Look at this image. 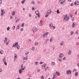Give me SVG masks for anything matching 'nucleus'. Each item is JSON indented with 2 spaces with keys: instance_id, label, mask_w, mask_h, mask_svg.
Instances as JSON below:
<instances>
[{
  "instance_id": "nucleus-45",
  "label": "nucleus",
  "mask_w": 79,
  "mask_h": 79,
  "mask_svg": "<svg viewBox=\"0 0 79 79\" xmlns=\"http://www.w3.org/2000/svg\"><path fill=\"white\" fill-rule=\"evenodd\" d=\"M23 60H27V57H24Z\"/></svg>"
},
{
  "instance_id": "nucleus-54",
  "label": "nucleus",
  "mask_w": 79,
  "mask_h": 79,
  "mask_svg": "<svg viewBox=\"0 0 79 79\" xmlns=\"http://www.w3.org/2000/svg\"><path fill=\"white\" fill-rule=\"evenodd\" d=\"M52 28H53V29H55V26H53Z\"/></svg>"
},
{
  "instance_id": "nucleus-47",
  "label": "nucleus",
  "mask_w": 79,
  "mask_h": 79,
  "mask_svg": "<svg viewBox=\"0 0 79 79\" xmlns=\"http://www.w3.org/2000/svg\"><path fill=\"white\" fill-rule=\"evenodd\" d=\"M32 50L33 51H34V47H32Z\"/></svg>"
},
{
  "instance_id": "nucleus-48",
  "label": "nucleus",
  "mask_w": 79,
  "mask_h": 79,
  "mask_svg": "<svg viewBox=\"0 0 79 79\" xmlns=\"http://www.w3.org/2000/svg\"><path fill=\"white\" fill-rule=\"evenodd\" d=\"M2 0H0V4H2Z\"/></svg>"
},
{
  "instance_id": "nucleus-57",
  "label": "nucleus",
  "mask_w": 79,
  "mask_h": 79,
  "mask_svg": "<svg viewBox=\"0 0 79 79\" xmlns=\"http://www.w3.org/2000/svg\"><path fill=\"white\" fill-rule=\"evenodd\" d=\"M31 16H32V15H31V14H29V17H31Z\"/></svg>"
},
{
  "instance_id": "nucleus-43",
  "label": "nucleus",
  "mask_w": 79,
  "mask_h": 79,
  "mask_svg": "<svg viewBox=\"0 0 79 79\" xmlns=\"http://www.w3.org/2000/svg\"><path fill=\"white\" fill-rule=\"evenodd\" d=\"M59 61L61 62V61H62V60H61V59H59Z\"/></svg>"
},
{
  "instance_id": "nucleus-25",
  "label": "nucleus",
  "mask_w": 79,
  "mask_h": 79,
  "mask_svg": "<svg viewBox=\"0 0 79 79\" xmlns=\"http://www.w3.org/2000/svg\"><path fill=\"white\" fill-rule=\"evenodd\" d=\"M75 76H77V75H78V73L77 72L75 73Z\"/></svg>"
},
{
  "instance_id": "nucleus-62",
  "label": "nucleus",
  "mask_w": 79,
  "mask_h": 79,
  "mask_svg": "<svg viewBox=\"0 0 79 79\" xmlns=\"http://www.w3.org/2000/svg\"><path fill=\"white\" fill-rule=\"evenodd\" d=\"M10 19H13V17L11 16L10 17Z\"/></svg>"
},
{
  "instance_id": "nucleus-38",
  "label": "nucleus",
  "mask_w": 79,
  "mask_h": 79,
  "mask_svg": "<svg viewBox=\"0 0 79 79\" xmlns=\"http://www.w3.org/2000/svg\"><path fill=\"white\" fill-rule=\"evenodd\" d=\"M35 64L36 65H38V62H36L35 63Z\"/></svg>"
},
{
  "instance_id": "nucleus-23",
  "label": "nucleus",
  "mask_w": 79,
  "mask_h": 79,
  "mask_svg": "<svg viewBox=\"0 0 79 79\" xmlns=\"http://www.w3.org/2000/svg\"><path fill=\"white\" fill-rule=\"evenodd\" d=\"M14 56H15V58H17V55H16V54L15 53L14 54Z\"/></svg>"
},
{
  "instance_id": "nucleus-61",
  "label": "nucleus",
  "mask_w": 79,
  "mask_h": 79,
  "mask_svg": "<svg viewBox=\"0 0 79 79\" xmlns=\"http://www.w3.org/2000/svg\"><path fill=\"white\" fill-rule=\"evenodd\" d=\"M52 65H53V64H54V62H52Z\"/></svg>"
},
{
  "instance_id": "nucleus-39",
  "label": "nucleus",
  "mask_w": 79,
  "mask_h": 79,
  "mask_svg": "<svg viewBox=\"0 0 79 79\" xmlns=\"http://www.w3.org/2000/svg\"><path fill=\"white\" fill-rule=\"evenodd\" d=\"M15 27H15V26H13L12 28L13 29V30H15Z\"/></svg>"
},
{
  "instance_id": "nucleus-58",
  "label": "nucleus",
  "mask_w": 79,
  "mask_h": 79,
  "mask_svg": "<svg viewBox=\"0 0 79 79\" xmlns=\"http://www.w3.org/2000/svg\"><path fill=\"white\" fill-rule=\"evenodd\" d=\"M31 4H34V2L32 1L31 2Z\"/></svg>"
},
{
  "instance_id": "nucleus-15",
  "label": "nucleus",
  "mask_w": 79,
  "mask_h": 79,
  "mask_svg": "<svg viewBox=\"0 0 79 79\" xmlns=\"http://www.w3.org/2000/svg\"><path fill=\"white\" fill-rule=\"evenodd\" d=\"M63 53H60V55L59 56L60 58H62V57H63Z\"/></svg>"
},
{
  "instance_id": "nucleus-44",
  "label": "nucleus",
  "mask_w": 79,
  "mask_h": 79,
  "mask_svg": "<svg viewBox=\"0 0 79 79\" xmlns=\"http://www.w3.org/2000/svg\"><path fill=\"white\" fill-rule=\"evenodd\" d=\"M29 52H27V53H26V55H28V54H29Z\"/></svg>"
},
{
  "instance_id": "nucleus-12",
  "label": "nucleus",
  "mask_w": 79,
  "mask_h": 79,
  "mask_svg": "<svg viewBox=\"0 0 79 79\" xmlns=\"http://www.w3.org/2000/svg\"><path fill=\"white\" fill-rule=\"evenodd\" d=\"M75 26H76V23H75V22L73 23L72 26V27H75Z\"/></svg>"
},
{
  "instance_id": "nucleus-51",
  "label": "nucleus",
  "mask_w": 79,
  "mask_h": 79,
  "mask_svg": "<svg viewBox=\"0 0 79 79\" xmlns=\"http://www.w3.org/2000/svg\"><path fill=\"white\" fill-rule=\"evenodd\" d=\"M43 63H44V62H40V64H43Z\"/></svg>"
},
{
  "instance_id": "nucleus-40",
  "label": "nucleus",
  "mask_w": 79,
  "mask_h": 79,
  "mask_svg": "<svg viewBox=\"0 0 79 79\" xmlns=\"http://www.w3.org/2000/svg\"><path fill=\"white\" fill-rule=\"evenodd\" d=\"M4 42L5 44V43H6L7 42V40H4Z\"/></svg>"
},
{
  "instance_id": "nucleus-5",
  "label": "nucleus",
  "mask_w": 79,
  "mask_h": 79,
  "mask_svg": "<svg viewBox=\"0 0 79 79\" xmlns=\"http://www.w3.org/2000/svg\"><path fill=\"white\" fill-rule=\"evenodd\" d=\"M1 15L2 16H3V14H4V13H5V12L4 11V10H3V9H1Z\"/></svg>"
},
{
  "instance_id": "nucleus-59",
  "label": "nucleus",
  "mask_w": 79,
  "mask_h": 79,
  "mask_svg": "<svg viewBox=\"0 0 79 79\" xmlns=\"http://www.w3.org/2000/svg\"><path fill=\"white\" fill-rule=\"evenodd\" d=\"M78 31H76V34H78Z\"/></svg>"
},
{
  "instance_id": "nucleus-29",
  "label": "nucleus",
  "mask_w": 79,
  "mask_h": 79,
  "mask_svg": "<svg viewBox=\"0 0 79 79\" xmlns=\"http://www.w3.org/2000/svg\"><path fill=\"white\" fill-rule=\"evenodd\" d=\"M16 47H17V49H19V45H18L17 46H16Z\"/></svg>"
},
{
  "instance_id": "nucleus-21",
  "label": "nucleus",
  "mask_w": 79,
  "mask_h": 79,
  "mask_svg": "<svg viewBox=\"0 0 79 79\" xmlns=\"http://www.w3.org/2000/svg\"><path fill=\"white\" fill-rule=\"evenodd\" d=\"M48 13H47V12L46 13V15L45 16V17L46 18H47V17H48Z\"/></svg>"
},
{
  "instance_id": "nucleus-55",
  "label": "nucleus",
  "mask_w": 79,
  "mask_h": 79,
  "mask_svg": "<svg viewBox=\"0 0 79 79\" xmlns=\"http://www.w3.org/2000/svg\"><path fill=\"white\" fill-rule=\"evenodd\" d=\"M70 6H73V3L71 4Z\"/></svg>"
},
{
  "instance_id": "nucleus-50",
  "label": "nucleus",
  "mask_w": 79,
  "mask_h": 79,
  "mask_svg": "<svg viewBox=\"0 0 79 79\" xmlns=\"http://www.w3.org/2000/svg\"><path fill=\"white\" fill-rule=\"evenodd\" d=\"M22 69H22V71H23H23H24V69H25V67H24V68H22Z\"/></svg>"
},
{
  "instance_id": "nucleus-2",
  "label": "nucleus",
  "mask_w": 79,
  "mask_h": 79,
  "mask_svg": "<svg viewBox=\"0 0 79 79\" xmlns=\"http://www.w3.org/2000/svg\"><path fill=\"white\" fill-rule=\"evenodd\" d=\"M66 73L67 74H71V70H68L66 71Z\"/></svg>"
},
{
  "instance_id": "nucleus-27",
  "label": "nucleus",
  "mask_w": 79,
  "mask_h": 79,
  "mask_svg": "<svg viewBox=\"0 0 79 79\" xmlns=\"http://www.w3.org/2000/svg\"><path fill=\"white\" fill-rule=\"evenodd\" d=\"M10 27H8L7 28V31H9V30H10Z\"/></svg>"
},
{
  "instance_id": "nucleus-41",
  "label": "nucleus",
  "mask_w": 79,
  "mask_h": 79,
  "mask_svg": "<svg viewBox=\"0 0 79 79\" xmlns=\"http://www.w3.org/2000/svg\"><path fill=\"white\" fill-rule=\"evenodd\" d=\"M23 30H24V29L23 28H21L20 29V31H23Z\"/></svg>"
},
{
  "instance_id": "nucleus-36",
  "label": "nucleus",
  "mask_w": 79,
  "mask_h": 79,
  "mask_svg": "<svg viewBox=\"0 0 79 79\" xmlns=\"http://www.w3.org/2000/svg\"><path fill=\"white\" fill-rule=\"evenodd\" d=\"M24 23H23L21 25V26L22 27H24Z\"/></svg>"
},
{
  "instance_id": "nucleus-37",
  "label": "nucleus",
  "mask_w": 79,
  "mask_h": 79,
  "mask_svg": "<svg viewBox=\"0 0 79 79\" xmlns=\"http://www.w3.org/2000/svg\"><path fill=\"white\" fill-rule=\"evenodd\" d=\"M57 13L58 14V13H60V12H59V10H57Z\"/></svg>"
},
{
  "instance_id": "nucleus-64",
  "label": "nucleus",
  "mask_w": 79,
  "mask_h": 79,
  "mask_svg": "<svg viewBox=\"0 0 79 79\" xmlns=\"http://www.w3.org/2000/svg\"><path fill=\"white\" fill-rule=\"evenodd\" d=\"M77 66H78V67H79V63H78L77 64Z\"/></svg>"
},
{
  "instance_id": "nucleus-11",
  "label": "nucleus",
  "mask_w": 79,
  "mask_h": 79,
  "mask_svg": "<svg viewBox=\"0 0 79 79\" xmlns=\"http://www.w3.org/2000/svg\"><path fill=\"white\" fill-rule=\"evenodd\" d=\"M64 16V21H65L66 20V17H67V16H68V15L66 14V15H65Z\"/></svg>"
},
{
  "instance_id": "nucleus-3",
  "label": "nucleus",
  "mask_w": 79,
  "mask_h": 79,
  "mask_svg": "<svg viewBox=\"0 0 79 79\" xmlns=\"http://www.w3.org/2000/svg\"><path fill=\"white\" fill-rule=\"evenodd\" d=\"M35 13L36 15H37V16L39 18L40 16V15H39V11L36 10L35 11Z\"/></svg>"
},
{
  "instance_id": "nucleus-30",
  "label": "nucleus",
  "mask_w": 79,
  "mask_h": 79,
  "mask_svg": "<svg viewBox=\"0 0 79 79\" xmlns=\"http://www.w3.org/2000/svg\"><path fill=\"white\" fill-rule=\"evenodd\" d=\"M0 53L1 54H3V50H1L0 51Z\"/></svg>"
},
{
  "instance_id": "nucleus-9",
  "label": "nucleus",
  "mask_w": 79,
  "mask_h": 79,
  "mask_svg": "<svg viewBox=\"0 0 79 79\" xmlns=\"http://www.w3.org/2000/svg\"><path fill=\"white\" fill-rule=\"evenodd\" d=\"M45 66H46V65L45 64H44L42 66V69H44V68H45Z\"/></svg>"
},
{
  "instance_id": "nucleus-32",
  "label": "nucleus",
  "mask_w": 79,
  "mask_h": 79,
  "mask_svg": "<svg viewBox=\"0 0 79 79\" xmlns=\"http://www.w3.org/2000/svg\"><path fill=\"white\" fill-rule=\"evenodd\" d=\"M40 78L41 79H44V76H41L40 77Z\"/></svg>"
},
{
  "instance_id": "nucleus-1",
  "label": "nucleus",
  "mask_w": 79,
  "mask_h": 79,
  "mask_svg": "<svg viewBox=\"0 0 79 79\" xmlns=\"http://www.w3.org/2000/svg\"><path fill=\"white\" fill-rule=\"evenodd\" d=\"M18 45V43L16 42L13 44V45L12 46V47H14V48H15V47H16V46Z\"/></svg>"
},
{
  "instance_id": "nucleus-52",
  "label": "nucleus",
  "mask_w": 79,
  "mask_h": 79,
  "mask_svg": "<svg viewBox=\"0 0 79 79\" xmlns=\"http://www.w3.org/2000/svg\"><path fill=\"white\" fill-rule=\"evenodd\" d=\"M45 34H44V35H43V37H44H44H45Z\"/></svg>"
},
{
  "instance_id": "nucleus-14",
  "label": "nucleus",
  "mask_w": 79,
  "mask_h": 79,
  "mask_svg": "<svg viewBox=\"0 0 79 79\" xmlns=\"http://www.w3.org/2000/svg\"><path fill=\"white\" fill-rule=\"evenodd\" d=\"M40 26H42V24H43V23H42V20L40 21Z\"/></svg>"
},
{
  "instance_id": "nucleus-24",
  "label": "nucleus",
  "mask_w": 79,
  "mask_h": 79,
  "mask_svg": "<svg viewBox=\"0 0 79 79\" xmlns=\"http://www.w3.org/2000/svg\"><path fill=\"white\" fill-rule=\"evenodd\" d=\"M20 19H19V18H18L17 20H16L15 21V23H18V21L19 22V20L20 21Z\"/></svg>"
},
{
  "instance_id": "nucleus-60",
  "label": "nucleus",
  "mask_w": 79,
  "mask_h": 79,
  "mask_svg": "<svg viewBox=\"0 0 79 79\" xmlns=\"http://www.w3.org/2000/svg\"><path fill=\"white\" fill-rule=\"evenodd\" d=\"M9 44V43L8 42H7V43H6V45H8V44Z\"/></svg>"
},
{
  "instance_id": "nucleus-34",
  "label": "nucleus",
  "mask_w": 79,
  "mask_h": 79,
  "mask_svg": "<svg viewBox=\"0 0 79 79\" xmlns=\"http://www.w3.org/2000/svg\"><path fill=\"white\" fill-rule=\"evenodd\" d=\"M73 34H74V32H73V31H71L70 33L71 35H73Z\"/></svg>"
},
{
  "instance_id": "nucleus-18",
  "label": "nucleus",
  "mask_w": 79,
  "mask_h": 79,
  "mask_svg": "<svg viewBox=\"0 0 79 79\" xmlns=\"http://www.w3.org/2000/svg\"><path fill=\"white\" fill-rule=\"evenodd\" d=\"M56 74H57V76H60V73L58 72H56Z\"/></svg>"
},
{
  "instance_id": "nucleus-4",
  "label": "nucleus",
  "mask_w": 79,
  "mask_h": 79,
  "mask_svg": "<svg viewBox=\"0 0 79 79\" xmlns=\"http://www.w3.org/2000/svg\"><path fill=\"white\" fill-rule=\"evenodd\" d=\"M74 5L75 6L76 5H79V2L78 1H76L74 3Z\"/></svg>"
},
{
  "instance_id": "nucleus-8",
  "label": "nucleus",
  "mask_w": 79,
  "mask_h": 79,
  "mask_svg": "<svg viewBox=\"0 0 79 79\" xmlns=\"http://www.w3.org/2000/svg\"><path fill=\"white\" fill-rule=\"evenodd\" d=\"M19 74H21L22 73H23V71L22 70V69H20L19 71Z\"/></svg>"
},
{
  "instance_id": "nucleus-26",
  "label": "nucleus",
  "mask_w": 79,
  "mask_h": 79,
  "mask_svg": "<svg viewBox=\"0 0 79 79\" xmlns=\"http://www.w3.org/2000/svg\"><path fill=\"white\" fill-rule=\"evenodd\" d=\"M4 64L6 66H7V63H6V61L4 62Z\"/></svg>"
},
{
  "instance_id": "nucleus-35",
  "label": "nucleus",
  "mask_w": 79,
  "mask_h": 79,
  "mask_svg": "<svg viewBox=\"0 0 79 79\" xmlns=\"http://www.w3.org/2000/svg\"><path fill=\"white\" fill-rule=\"evenodd\" d=\"M44 34L45 35H47L48 34V33L47 32H46Z\"/></svg>"
},
{
  "instance_id": "nucleus-42",
  "label": "nucleus",
  "mask_w": 79,
  "mask_h": 79,
  "mask_svg": "<svg viewBox=\"0 0 79 79\" xmlns=\"http://www.w3.org/2000/svg\"><path fill=\"white\" fill-rule=\"evenodd\" d=\"M8 40V38H7V37H6L5 38V40Z\"/></svg>"
},
{
  "instance_id": "nucleus-53",
  "label": "nucleus",
  "mask_w": 79,
  "mask_h": 79,
  "mask_svg": "<svg viewBox=\"0 0 79 79\" xmlns=\"http://www.w3.org/2000/svg\"><path fill=\"white\" fill-rule=\"evenodd\" d=\"M60 45H63V43H60Z\"/></svg>"
},
{
  "instance_id": "nucleus-63",
  "label": "nucleus",
  "mask_w": 79,
  "mask_h": 79,
  "mask_svg": "<svg viewBox=\"0 0 79 79\" xmlns=\"http://www.w3.org/2000/svg\"><path fill=\"white\" fill-rule=\"evenodd\" d=\"M23 64H22L21 66V67L22 68H23Z\"/></svg>"
},
{
  "instance_id": "nucleus-22",
  "label": "nucleus",
  "mask_w": 79,
  "mask_h": 79,
  "mask_svg": "<svg viewBox=\"0 0 79 79\" xmlns=\"http://www.w3.org/2000/svg\"><path fill=\"white\" fill-rule=\"evenodd\" d=\"M3 62H6V58H5V57H4L3 60Z\"/></svg>"
},
{
  "instance_id": "nucleus-13",
  "label": "nucleus",
  "mask_w": 79,
  "mask_h": 79,
  "mask_svg": "<svg viewBox=\"0 0 79 79\" xmlns=\"http://www.w3.org/2000/svg\"><path fill=\"white\" fill-rule=\"evenodd\" d=\"M35 46L39 45V43L37 42H35Z\"/></svg>"
},
{
  "instance_id": "nucleus-28",
  "label": "nucleus",
  "mask_w": 79,
  "mask_h": 79,
  "mask_svg": "<svg viewBox=\"0 0 79 79\" xmlns=\"http://www.w3.org/2000/svg\"><path fill=\"white\" fill-rule=\"evenodd\" d=\"M26 1V0H23V1H22L21 2V3L22 4H24V2Z\"/></svg>"
},
{
  "instance_id": "nucleus-20",
  "label": "nucleus",
  "mask_w": 79,
  "mask_h": 79,
  "mask_svg": "<svg viewBox=\"0 0 79 79\" xmlns=\"http://www.w3.org/2000/svg\"><path fill=\"white\" fill-rule=\"evenodd\" d=\"M15 15V12L14 11L12 12V15Z\"/></svg>"
},
{
  "instance_id": "nucleus-16",
  "label": "nucleus",
  "mask_w": 79,
  "mask_h": 79,
  "mask_svg": "<svg viewBox=\"0 0 79 79\" xmlns=\"http://www.w3.org/2000/svg\"><path fill=\"white\" fill-rule=\"evenodd\" d=\"M51 12H52V10H49L48 11L47 13H48V14H50Z\"/></svg>"
},
{
  "instance_id": "nucleus-6",
  "label": "nucleus",
  "mask_w": 79,
  "mask_h": 79,
  "mask_svg": "<svg viewBox=\"0 0 79 79\" xmlns=\"http://www.w3.org/2000/svg\"><path fill=\"white\" fill-rule=\"evenodd\" d=\"M33 31L34 32H36V31H37V28L35 27H34L33 28Z\"/></svg>"
},
{
  "instance_id": "nucleus-7",
  "label": "nucleus",
  "mask_w": 79,
  "mask_h": 79,
  "mask_svg": "<svg viewBox=\"0 0 79 79\" xmlns=\"http://www.w3.org/2000/svg\"><path fill=\"white\" fill-rule=\"evenodd\" d=\"M65 2V0H62L61 2H60V4H62V5H63Z\"/></svg>"
},
{
  "instance_id": "nucleus-46",
  "label": "nucleus",
  "mask_w": 79,
  "mask_h": 79,
  "mask_svg": "<svg viewBox=\"0 0 79 79\" xmlns=\"http://www.w3.org/2000/svg\"><path fill=\"white\" fill-rule=\"evenodd\" d=\"M71 50H69L68 53L69 54H71Z\"/></svg>"
},
{
  "instance_id": "nucleus-17",
  "label": "nucleus",
  "mask_w": 79,
  "mask_h": 79,
  "mask_svg": "<svg viewBox=\"0 0 79 79\" xmlns=\"http://www.w3.org/2000/svg\"><path fill=\"white\" fill-rule=\"evenodd\" d=\"M53 24H52L50 23L49 24V27H50L51 28L53 27Z\"/></svg>"
},
{
  "instance_id": "nucleus-10",
  "label": "nucleus",
  "mask_w": 79,
  "mask_h": 79,
  "mask_svg": "<svg viewBox=\"0 0 79 79\" xmlns=\"http://www.w3.org/2000/svg\"><path fill=\"white\" fill-rule=\"evenodd\" d=\"M53 77H54L52 78V79H55L54 78H56V74L54 73L53 74Z\"/></svg>"
},
{
  "instance_id": "nucleus-19",
  "label": "nucleus",
  "mask_w": 79,
  "mask_h": 79,
  "mask_svg": "<svg viewBox=\"0 0 79 79\" xmlns=\"http://www.w3.org/2000/svg\"><path fill=\"white\" fill-rule=\"evenodd\" d=\"M19 29V25H18L17 26V28L16 29V30H18V29Z\"/></svg>"
},
{
  "instance_id": "nucleus-56",
  "label": "nucleus",
  "mask_w": 79,
  "mask_h": 79,
  "mask_svg": "<svg viewBox=\"0 0 79 79\" xmlns=\"http://www.w3.org/2000/svg\"><path fill=\"white\" fill-rule=\"evenodd\" d=\"M70 18H72V17H73V16H72L71 14H70Z\"/></svg>"
},
{
  "instance_id": "nucleus-49",
  "label": "nucleus",
  "mask_w": 79,
  "mask_h": 79,
  "mask_svg": "<svg viewBox=\"0 0 79 79\" xmlns=\"http://www.w3.org/2000/svg\"><path fill=\"white\" fill-rule=\"evenodd\" d=\"M37 71L38 73H39V72H40V69H38Z\"/></svg>"
},
{
  "instance_id": "nucleus-33",
  "label": "nucleus",
  "mask_w": 79,
  "mask_h": 79,
  "mask_svg": "<svg viewBox=\"0 0 79 79\" xmlns=\"http://www.w3.org/2000/svg\"><path fill=\"white\" fill-rule=\"evenodd\" d=\"M35 8L33 6L32 7V11H34V9Z\"/></svg>"
},
{
  "instance_id": "nucleus-31",
  "label": "nucleus",
  "mask_w": 79,
  "mask_h": 79,
  "mask_svg": "<svg viewBox=\"0 0 79 79\" xmlns=\"http://www.w3.org/2000/svg\"><path fill=\"white\" fill-rule=\"evenodd\" d=\"M48 68H49L48 67H47V68H45V71H47V69H48Z\"/></svg>"
}]
</instances>
